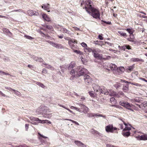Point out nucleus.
<instances>
[{
	"label": "nucleus",
	"instance_id": "1",
	"mask_svg": "<svg viewBox=\"0 0 147 147\" xmlns=\"http://www.w3.org/2000/svg\"><path fill=\"white\" fill-rule=\"evenodd\" d=\"M76 63L71 62L69 64L68 67L70 74L72 76L73 78L75 77L80 76L83 75L84 73H88L87 70L84 68L80 69V66L76 67Z\"/></svg>",
	"mask_w": 147,
	"mask_h": 147
},
{
	"label": "nucleus",
	"instance_id": "2",
	"mask_svg": "<svg viewBox=\"0 0 147 147\" xmlns=\"http://www.w3.org/2000/svg\"><path fill=\"white\" fill-rule=\"evenodd\" d=\"M92 2L90 0H86L85 3V7L86 11L89 13V10H90L92 12L91 15L93 18L96 19L99 18L100 16V14L99 10L92 8L91 3Z\"/></svg>",
	"mask_w": 147,
	"mask_h": 147
},
{
	"label": "nucleus",
	"instance_id": "3",
	"mask_svg": "<svg viewBox=\"0 0 147 147\" xmlns=\"http://www.w3.org/2000/svg\"><path fill=\"white\" fill-rule=\"evenodd\" d=\"M108 66L106 67V65L104 66V68L109 70H115L117 68V66L115 64L109 63L108 65Z\"/></svg>",
	"mask_w": 147,
	"mask_h": 147
},
{
	"label": "nucleus",
	"instance_id": "4",
	"mask_svg": "<svg viewBox=\"0 0 147 147\" xmlns=\"http://www.w3.org/2000/svg\"><path fill=\"white\" fill-rule=\"evenodd\" d=\"M119 103L120 105L124 107L127 109L133 111V110L131 109V105H130L129 103L125 101H120Z\"/></svg>",
	"mask_w": 147,
	"mask_h": 147
},
{
	"label": "nucleus",
	"instance_id": "5",
	"mask_svg": "<svg viewBox=\"0 0 147 147\" xmlns=\"http://www.w3.org/2000/svg\"><path fill=\"white\" fill-rule=\"evenodd\" d=\"M84 78L85 83L87 84H90L92 80V78L90 76L86 74L84 76Z\"/></svg>",
	"mask_w": 147,
	"mask_h": 147
},
{
	"label": "nucleus",
	"instance_id": "6",
	"mask_svg": "<svg viewBox=\"0 0 147 147\" xmlns=\"http://www.w3.org/2000/svg\"><path fill=\"white\" fill-rule=\"evenodd\" d=\"M105 130L107 132L113 133V127L112 125H109L106 126Z\"/></svg>",
	"mask_w": 147,
	"mask_h": 147
},
{
	"label": "nucleus",
	"instance_id": "7",
	"mask_svg": "<svg viewBox=\"0 0 147 147\" xmlns=\"http://www.w3.org/2000/svg\"><path fill=\"white\" fill-rule=\"evenodd\" d=\"M48 42L53 47H55L56 48L61 49L63 48L61 44H57L50 41H48Z\"/></svg>",
	"mask_w": 147,
	"mask_h": 147
},
{
	"label": "nucleus",
	"instance_id": "8",
	"mask_svg": "<svg viewBox=\"0 0 147 147\" xmlns=\"http://www.w3.org/2000/svg\"><path fill=\"white\" fill-rule=\"evenodd\" d=\"M80 106L81 107V109L82 110V111L81 110V112H83L84 113L86 114L89 111V109L86 106L82 104H80Z\"/></svg>",
	"mask_w": 147,
	"mask_h": 147
},
{
	"label": "nucleus",
	"instance_id": "9",
	"mask_svg": "<svg viewBox=\"0 0 147 147\" xmlns=\"http://www.w3.org/2000/svg\"><path fill=\"white\" fill-rule=\"evenodd\" d=\"M136 136V138H137L138 140H147V135L146 134L143 135L141 136Z\"/></svg>",
	"mask_w": 147,
	"mask_h": 147
},
{
	"label": "nucleus",
	"instance_id": "10",
	"mask_svg": "<svg viewBox=\"0 0 147 147\" xmlns=\"http://www.w3.org/2000/svg\"><path fill=\"white\" fill-rule=\"evenodd\" d=\"M75 143L79 147H86V146L79 141H75Z\"/></svg>",
	"mask_w": 147,
	"mask_h": 147
},
{
	"label": "nucleus",
	"instance_id": "11",
	"mask_svg": "<svg viewBox=\"0 0 147 147\" xmlns=\"http://www.w3.org/2000/svg\"><path fill=\"white\" fill-rule=\"evenodd\" d=\"M27 13L29 16H31L33 15L38 16V13L37 12L34 11L32 10H29L27 11Z\"/></svg>",
	"mask_w": 147,
	"mask_h": 147
},
{
	"label": "nucleus",
	"instance_id": "12",
	"mask_svg": "<svg viewBox=\"0 0 147 147\" xmlns=\"http://www.w3.org/2000/svg\"><path fill=\"white\" fill-rule=\"evenodd\" d=\"M108 92L109 91L104 87H102L100 90V92L101 93L107 95H108Z\"/></svg>",
	"mask_w": 147,
	"mask_h": 147
},
{
	"label": "nucleus",
	"instance_id": "13",
	"mask_svg": "<svg viewBox=\"0 0 147 147\" xmlns=\"http://www.w3.org/2000/svg\"><path fill=\"white\" fill-rule=\"evenodd\" d=\"M129 38H127V40L130 42H133L134 44L136 43V42L134 40V37L133 33L130 34L129 35Z\"/></svg>",
	"mask_w": 147,
	"mask_h": 147
},
{
	"label": "nucleus",
	"instance_id": "14",
	"mask_svg": "<svg viewBox=\"0 0 147 147\" xmlns=\"http://www.w3.org/2000/svg\"><path fill=\"white\" fill-rule=\"evenodd\" d=\"M31 58L34 59V60L36 61L39 62H42L43 61V59L40 57H39L35 56H32Z\"/></svg>",
	"mask_w": 147,
	"mask_h": 147
},
{
	"label": "nucleus",
	"instance_id": "15",
	"mask_svg": "<svg viewBox=\"0 0 147 147\" xmlns=\"http://www.w3.org/2000/svg\"><path fill=\"white\" fill-rule=\"evenodd\" d=\"M124 122V124L125 125V128L123 129V131H125L127 130L129 131L131 129V127L130 125L129 124H127L125 123Z\"/></svg>",
	"mask_w": 147,
	"mask_h": 147
},
{
	"label": "nucleus",
	"instance_id": "16",
	"mask_svg": "<svg viewBox=\"0 0 147 147\" xmlns=\"http://www.w3.org/2000/svg\"><path fill=\"white\" fill-rule=\"evenodd\" d=\"M50 5L48 3L43 4L42 6V7L45 10H47L50 8Z\"/></svg>",
	"mask_w": 147,
	"mask_h": 147
},
{
	"label": "nucleus",
	"instance_id": "17",
	"mask_svg": "<svg viewBox=\"0 0 147 147\" xmlns=\"http://www.w3.org/2000/svg\"><path fill=\"white\" fill-rule=\"evenodd\" d=\"M93 87L94 91L96 92H100V90L101 88L98 86L96 84L93 85Z\"/></svg>",
	"mask_w": 147,
	"mask_h": 147
},
{
	"label": "nucleus",
	"instance_id": "18",
	"mask_svg": "<svg viewBox=\"0 0 147 147\" xmlns=\"http://www.w3.org/2000/svg\"><path fill=\"white\" fill-rule=\"evenodd\" d=\"M34 119L33 120H35L36 121H38V122L39 123H47V122L46 121H47V120H41L39 119L38 118H34Z\"/></svg>",
	"mask_w": 147,
	"mask_h": 147
},
{
	"label": "nucleus",
	"instance_id": "19",
	"mask_svg": "<svg viewBox=\"0 0 147 147\" xmlns=\"http://www.w3.org/2000/svg\"><path fill=\"white\" fill-rule=\"evenodd\" d=\"M42 16L44 20L48 22L51 21L50 18L46 14H42Z\"/></svg>",
	"mask_w": 147,
	"mask_h": 147
},
{
	"label": "nucleus",
	"instance_id": "20",
	"mask_svg": "<svg viewBox=\"0 0 147 147\" xmlns=\"http://www.w3.org/2000/svg\"><path fill=\"white\" fill-rule=\"evenodd\" d=\"M108 95L111 96H116V95L115 92L112 90H109V91Z\"/></svg>",
	"mask_w": 147,
	"mask_h": 147
},
{
	"label": "nucleus",
	"instance_id": "21",
	"mask_svg": "<svg viewBox=\"0 0 147 147\" xmlns=\"http://www.w3.org/2000/svg\"><path fill=\"white\" fill-rule=\"evenodd\" d=\"M134 65H133L132 66H130L128 67L126 69V70L128 72H130L131 71L134 69Z\"/></svg>",
	"mask_w": 147,
	"mask_h": 147
},
{
	"label": "nucleus",
	"instance_id": "22",
	"mask_svg": "<svg viewBox=\"0 0 147 147\" xmlns=\"http://www.w3.org/2000/svg\"><path fill=\"white\" fill-rule=\"evenodd\" d=\"M94 56L95 58L100 59H102V55L98 53H96V54H94Z\"/></svg>",
	"mask_w": 147,
	"mask_h": 147
},
{
	"label": "nucleus",
	"instance_id": "23",
	"mask_svg": "<svg viewBox=\"0 0 147 147\" xmlns=\"http://www.w3.org/2000/svg\"><path fill=\"white\" fill-rule=\"evenodd\" d=\"M131 61L133 62L142 61L143 62L144 60L142 59H140L138 58H133L131 59Z\"/></svg>",
	"mask_w": 147,
	"mask_h": 147
},
{
	"label": "nucleus",
	"instance_id": "24",
	"mask_svg": "<svg viewBox=\"0 0 147 147\" xmlns=\"http://www.w3.org/2000/svg\"><path fill=\"white\" fill-rule=\"evenodd\" d=\"M122 134L124 136L128 137L130 135V133L129 131L125 132L124 131H123V132H122Z\"/></svg>",
	"mask_w": 147,
	"mask_h": 147
},
{
	"label": "nucleus",
	"instance_id": "25",
	"mask_svg": "<svg viewBox=\"0 0 147 147\" xmlns=\"http://www.w3.org/2000/svg\"><path fill=\"white\" fill-rule=\"evenodd\" d=\"M13 92L16 95L18 96H20L21 95V94L18 91L14 89L13 90Z\"/></svg>",
	"mask_w": 147,
	"mask_h": 147
},
{
	"label": "nucleus",
	"instance_id": "26",
	"mask_svg": "<svg viewBox=\"0 0 147 147\" xmlns=\"http://www.w3.org/2000/svg\"><path fill=\"white\" fill-rule=\"evenodd\" d=\"M125 30L129 34H132L134 32V30L132 28H127Z\"/></svg>",
	"mask_w": 147,
	"mask_h": 147
},
{
	"label": "nucleus",
	"instance_id": "27",
	"mask_svg": "<svg viewBox=\"0 0 147 147\" xmlns=\"http://www.w3.org/2000/svg\"><path fill=\"white\" fill-rule=\"evenodd\" d=\"M70 108L71 109H74L76 110V111H77L80 112V113H81V112L82 111L81 110H80V109L79 108L73 106H71L70 107Z\"/></svg>",
	"mask_w": 147,
	"mask_h": 147
},
{
	"label": "nucleus",
	"instance_id": "28",
	"mask_svg": "<svg viewBox=\"0 0 147 147\" xmlns=\"http://www.w3.org/2000/svg\"><path fill=\"white\" fill-rule=\"evenodd\" d=\"M117 70L119 72L122 73L124 71L125 69L123 67H119V68L117 69Z\"/></svg>",
	"mask_w": 147,
	"mask_h": 147
},
{
	"label": "nucleus",
	"instance_id": "29",
	"mask_svg": "<svg viewBox=\"0 0 147 147\" xmlns=\"http://www.w3.org/2000/svg\"><path fill=\"white\" fill-rule=\"evenodd\" d=\"M44 64L45 65V67L52 70L54 69V68L51 65L47 64Z\"/></svg>",
	"mask_w": 147,
	"mask_h": 147
},
{
	"label": "nucleus",
	"instance_id": "30",
	"mask_svg": "<svg viewBox=\"0 0 147 147\" xmlns=\"http://www.w3.org/2000/svg\"><path fill=\"white\" fill-rule=\"evenodd\" d=\"M102 117L104 118H106V116L105 115H102V114H99L98 113H94V117Z\"/></svg>",
	"mask_w": 147,
	"mask_h": 147
},
{
	"label": "nucleus",
	"instance_id": "31",
	"mask_svg": "<svg viewBox=\"0 0 147 147\" xmlns=\"http://www.w3.org/2000/svg\"><path fill=\"white\" fill-rule=\"evenodd\" d=\"M114 86L115 88L117 89L121 86V84L119 83L116 82L114 84Z\"/></svg>",
	"mask_w": 147,
	"mask_h": 147
},
{
	"label": "nucleus",
	"instance_id": "32",
	"mask_svg": "<svg viewBox=\"0 0 147 147\" xmlns=\"http://www.w3.org/2000/svg\"><path fill=\"white\" fill-rule=\"evenodd\" d=\"M128 86H124L123 88V90L124 92H126L128 90Z\"/></svg>",
	"mask_w": 147,
	"mask_h": 147
},
{
	"label": "nucleus",
	"instance_id": "33",
	"mask_svg": "<svg viewBox=\"0 0 147 147\" xmlns=\"http://www.w3.org/2000/svg\"><path fill=\"white\" fill-rule=\"evenodd\" d=\"M47 29L51 30H53V28L52 26H49L48 25H45L44 26Z\"/></svg>",
	"mask_w": 147,
	"mask_h": 147
},
{
	"label": "nucleus",
	"instance_id": "34",
	"mask_svg": "<svg viewBox=\"0 0 147 147\" xmlns=\"http://www.w3.org/2000/svg\"><path fill=\"white\" fill-rule=\"evenodd\" d=\"M85 51L86 52H92V49L89 47H86L85 49Z\"/></svg>",
	"mask_w": 147,
	"mask_h": 147
},
{
	"label": "nucleus",
	"instance_id": "35",
	"mask_svg": "<svg viewBox=\"0 0 147 147\" xmlns=\"http://www.w3.org/2000/svg\"><path fill=\"white\" fill-rule=\"evenodd\" d=\"M110 101L112 104H115L116 102L115 99L113 97L111 98Z\"/></svg>",
	"mask_w": 147,
	"mask_h": 147
},
{
	"label": "nucleus",
	"instance_id": "36",
	"mask_svg": "<svg viewBox=\"0 0 147 147\" xmlns=\"http://www.w3.org/2000/svg\"><path fill=\"white\" fill-rule=\"evenodd\" d=\"M24 36L26 38L30 40H31L34 39V38L30 36L27 35H25Z\"/></svg>",
	"mask_w": 147,
	"mask_h": 147
},
{
	"label": "nucleus",
	"instance_id": "37",
	"mask_svg": "<svg viewBox=\"0 0 147 147\" xmlns=\"http://www.w3.org/2000/svg\"><path fill=\"white\" fill-rule=\"evenodd\" d=\"M92 53L94 54H94H96V53L97 52H100V50H96L95 49H92Z\"/></svg>",
	"mask_w": 147,
	"mask_h": 147
},
{
	"label": "nucleus",
	"instance_id": "38",
	"mask_svg": "<svg viewBox=\"0 0 147 147\" xmlns=\"http://www.w3.org/2000/svg\"><path fill=\"white\" fill-rule=\"evenodd\" d=\"M61 31L63 33H69V31L66 29L63 28L61 29Z\"/></svg>",
	"mask_w": 147,
	"mask_h": 147
},
{
	"label": "nucleus",
	"instance_id": "39",
	"mask_svg": "<svg viewBox=\"0 0 147 147\" xmlns=\"http://www.w3.org/2000/svg\"><path fill=\"white\" fill-rule=\"evenodd\" d=\"M118 33L120 34L121 36H127V35H126V34L125 33H123L121 31H118Z\"/></svg>",
	"mask_w": 147,
	"mask_h": 147
},
{
	"label": "nucleus",
	"instance_id": "40",
	"mask_svg": "<svg viewBox=\"0 0 147 147\" xmlns=\"http://www.w3.org/2000/svg\"><path fill=\"white\" fill-rule=\"evenodd\" d=\"M87 116L89 117H94V113H88L87 115Z\"/></svg>",
	"mask_w": 147,
	"mask_h": 147
},
{
	"label": "nucleus",
	"instance_id": "41",
	"mask_svg": "<svg viewBox=\"0 0 147 147\" xmlns=\"http://www.w3.org/2000/svg\"><path fill=\"white\" fill-rule=\"evenodd\" d=\"M74 52L78 54H80V55H82V53L80 51L78 50H75L74 51Z\"/></svg>",
	"mask_w": 147,
	"mask_h": 147
},
{
	"label": "nucleus",
	"instance_id": "42",
	"mask_svg": "<svg viewBox=\"0 0 147 147\" xmlns=\"http://www.w3.org/2000/svg\"><path fill=\"white\" fill-rule=\"evenodd\" d=\"M89 94L91 97H94V95L93 93V92L92 91H89Z\"/></svg>",
	"mask_w": 147,
	"mask_h": 147
},
{
	"label": "nucleus",
	"instance_id": "43",
	"mask_svg": "<svg viewBox=\"0 0 147 147\" xmlns=\"http://www.w3.org/2000/svg\"><path fill=\"white\" fill-rule=\"evenodd\" d=\"M124 93L122 92H119L118 94H116V96L117 97H119L120 95H123Z\"/></svg>",
	"mask_w": 147,
	"mask_h": 147
},
{
	"label": "nucleus",
	"instance_id": "44",
	"mask_svg": "<svg viewBox=\"0 0 147 147\" xmlns=\"http://www.w3.org/2000/svg\"><path fill=\"white\" fill-rule=\"evenodd\" d=\"M81 45L83 47H86V48L87 47V44L85 43L84 42H82V43H81Z\"/></svg>",
	"mask_w": 147,
	"mask_h": 147
},
{
	"label": "nucleus",
	"instance_id": "45",
	"mask_svg": "<svg viewBox=\"0 0 147 147\" xmlns=\"http://www.w3.org/2000/svg\"><path fill=\"white\" fill-rule=\"evenodd\" d=\"M0 74L1 75L3 74L5 75H9V74L8 73H5L3 71L0 70Z\"/></svg>",
	"mask_w": 147,
	"mask_h": 147
},
{
	"label": "nucleus",
	"instance_id": "46",
	"mask_svg": "<svg viewBox=\"0 0 147 147\" xmlns=\"http://www.w3.org/2000/svg\"><path fill=\"white\" fill-rule=\"evenodd\" d=\"M5 88L6 89H7L11 91H13V90H14L12 88H11L8 87H5Z\"/></svg>",
	"mask_w": 147,
	"mask_h": 147
},
{
	"label": "nucleus",
	"instance_id": "47",
	"mask_svg": "<svg viewBox=\"0 0 147 147\" xmlns=\"http://www.w3.org/2000/svg\"><path fill=\"white\" fill-rule=\"evenodd\" d=\"M126 45H123V46H121V47L119 46V48H120L121 49L124 50H125V49H126Z\"/></svg>",
	"mask_w": 147,
	"mask_h": 147
},
{
	"label": "nucleus",
	"instance_id": "48",
	"mask_svg": "<svg viewBox=\"0 0 147 147\" xmlns=\"http://www.w3.org/2000/svg\"><path fill=\"white\" fill-rule=\"evenodd\" d=\"M3 31L4 32H5L6 33H7V32H9V33H11L9 30L7 29L6 28H4L3 29Z\"/></svg>",
	"mask_w": 147,
	"mask_h": 147
},
{
	"label": "nucleus",
	"instance_id": "49",
	"mask_svg": "<svg viewBox=\"0 0 147 147\" xmlns=\"http://www.w3.org/2000/svg\"><path fill=\"white\" fill-rule=\"evenodd\" d=\"M43 110L41 109V108H39L37 109L36 111L38 112L39 113H42V111Z\"/></svg>",
	"mask_w": 147,
	"mask_h": 147
},
{
	"label": "nucleus",
	"instance_id": "50",
	"mask_svg": "<svg viewBox=\"0 0 147 147\" xmlns=\"http://www.w3.org/2000/svg\"><path fill=\"white\" fill-rule=\"evenodd\" d=\"M142 105L144 107L147 106V101L144 102Z\"/></svg>",
	"mask_w": 147,
	"mask_h": 147
},
{
	"label": "nucleus",
	"instance_id": "51",
	"mask_svg": "<svg viewBox=\"0 0 147 147\" xmlns=\"http://www.w3.org/2000/svg\"><path fill=\"white\" fill-rule=\"evenodd\" d=\"M134 85L138 87H140L141 86V85L140 84L136 83H135L134 84Z\"/></svg>",
	"mask_w": 147,
	"mask_h": 147
},
{
	"label": "nucleus",
	"instance_id": "52",
	"mask_svg": "<svg viewBox=\"0 0 147 147\" xmlns=\"http://www.w3.org/2000/svg\"><path fill=\"white\" fill-rule=\"evenodd\" d=\"M126 49H127L128 50H129L131 49L130 46L129 45H126Z\"/></svg>",
	"mask_w": 147,
	"mask_h": 147
},
{
	"label": "nucleus",
	"instance_id": "53",
	"mask_svg": "<svg viewBox=\"0 0 147 147\" xmlns=\"http://www.w3.org/2000/svg\"><path fill=\"white\" fill-rule=\"evenodd\" d=\"M107 147H115L114 146L110 145V144H107L106 145Z\"/></svg>",
	"mask_w": 147,
	"mask_h": 147
},
{
	"label": "nucleus",
	"instance_id": "54",
	"mask_svg": "<svg viewBox=\"0 0 147 147\" xmlns=\"http://www.w3.org/2000/svg\"><path fill=\"white\" fill-rule=\"evenodd\" d=\"M81 55V56H80V57L81 59V60L82 62V63H83L84 64H85V63L84 62V60H83V55L82 54V55Z\"/></svg>",
	"mask_w": 147,
	"mask_h": 147
},
{
	"label": "nucleus",
	"instance_id": "55",
	"mask_svg": "<svg viewBox=\"0 0 147 147\" xmlns=\"http://www.w3.org/2000/svg\"><path fill=\"white\" fill-rule=\"evenodd\" d=\"M29 128V125L27 124L25 125V128L26 131H27Z\"/></svg>",
	"mask_w": 147,
	"mask_h": 147
},
{
	"label": "nucleus",
	"instance_id": "56",
	"mask_svg": "<svg viewBox=\"0 0 147 147\" xmlns=\"http://www.w3.org/2000/svg\"><path fill=\"white\" fill-rule=\"evenodd\" d=\"M65 109H67V110L69 112H70L71 113H72V114H74V113H73V111H71V110H70L69 109L66 107V108Z\"/></svg>",
	"mask_w": 147,
	"mask_h": 147
},
{
	"label": "nucleus",
	"instance_id": "57",
	"mask_svg": "<svg viewBox=\"0 0 147 147\" xmlns=\"http://www.w3.org/2000/svg\"><path fill=\"white\" fill-rule=\"evenodd\" d=\"M98 38L100 40H102L103 39V38L102 36L100 35H99L98 36Z\"/></svg>",
	"mask_w": 147,
	"mask_h": 147
},
{
	"label": "nucleus",
	"instance_id": "58",
	"mask_svg": "<svg viewBox=\"0 0 147 147\" xmlns=\"http://www.w3.org/2000/svg\"><path fill=\"white\" fill-rule=\"evenodd\" d=\"M0 95H1L2 96L5 97L6 95L5 94L3 93L1 91H0Z\"/></svg>",
	"mask_w": 147,
	"mask_h": 147
},
{
	"label": "nucleus",
	"instance_id": "59",
	"mask_svg": "<svg viewBox=\"0 0 147 147\" xmlns=\"http://www.w3.org/2000/svg\"><path fill=\"white\" fill-rule=\"evenodd\" d=\"M38 134L41 137H42V138H47V137H45V136H43L42 135H41V134H40L39 133H38Z\"/></svg>",
	"mask_w": 147,
	"mask_h": 147
},
{
	"label": "nucleus",
	"instance_id": "60",
	"mask_svg": "<svg viewBox=\"0 0 147 147\" xmlns=\"http://www.w3.org/2000/svg\"><path fill=\"white\" fill-rule=\"evenodd\" d=\"M58 105L60 106V107H63V108H64V109H65L66 107H65V106H63V105H61V104H58Z\"/></svg>",
	"mask_w": 147,
	"mask_h": 147
},
{
	"label": "nucleus",
	"instance_id": "61",
	"mask_svg": "<svg viewBox=\"0 0 147 147\" xmlns=\"http://www.w3.org/2000/svg\"><path fill=\"white\" fill-rule=\"evenodd\" d=\"M40 86L41 87L43 88H44L45 87V86L42 83H41L40 84Z\"/></svg>",
	"mask_w": 147,
	"mask_h": 147
},
{
	"label": "nucleus",
	"instance_id": "62",
	"mask_svg": "<svg viewBox=\"0 0 147 147\" xmlns=\"http://www.w3.org/2000/svg\"><path fill=\"white\" fill-rule=\"evenodd\" d=\"M140 79L147 82V80H146L144 78H140Z\"/></svg>",
	"mask_w": 147,
	"mask_h": 147
},
{
	"label": "nucleus",
	"instance_id": "63",
	"mask_svg": "<svg viewBox=\"0 0 147 147\" xmlns=\"http://www.w3.org/2000/svg\"><path fill=\"white\" fill-rule=\"evenodd\" d=\"M42 73L44 74L46 73L47 71L45 69H44L42 71Z\"/></svg>",
	"mask_w": 147,
	"mask_h": 147
},
{
	"label": "nucleus",
	"instance_id": "64",
	"mask_svg": "<svg viewBox=\"0 0 147 147\" xmlns=\"http://www.w3.org/2000/svg\"><path fill=\"white\" fill-rule=\"evenodd\" d=\"M0 17L1 18H7V17L5 16H1V15H0Z\"/></svg>",
	"mask_w": 147,
	"mask_h": 147
}]
</instances>
